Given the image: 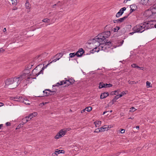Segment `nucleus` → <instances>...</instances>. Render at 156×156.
<instances>
[{
    "instance_id": "obj_1",
    "label": "nucleus",
    "mask_w": 156,
    "mask_h": 156,
    "mask_svg": "<svg viewBox=\"0 0 156 156\" xmlns=\"http://www.w3.org/2000/svg\"><path fill=\"white\" fill-rule=\"evenodd\" d=\"M34 78L28 74L23 73L17 76L7 79L5 81V84L6 85H11V88H14L18 86L23 79H25L27 81H29L30 79Z\"/></svg>"
},
{
    "instance_id": "obj_2",
    "label": "nucleus",
    "mask_w": 156,
    "mask_h": 156,
    "mask_svg": "<svg viewBox=\"0 0 156 156\" xmlns=\"http://www.w3.org/2000/svg\"><path fill=\"white\" fill-rule=\"evenodd\" d=\"M153 21L148 22H145L140 25H137L134 28L135 30H137V32H140L142 33L146 30L151 29L154 28V25L153 23Z\"/></svg>"
},
{
    "instance_id": "obj_3",
    "label": "nucleus",
    "mask_w": 156,
    "mask_h": 156,
    "mask_svg": "<svg viewBox=\"0 0 156 156\" xmlns=\"http://www.w3.org/2000/svg\"><path fill=\"white\" fill-rule=\"evenodd\" d=\"M110 34L111 33L110 31H105L99 34L96 37L93 39V43L97 42L98 43H99L101 42V41L106 40V38L108 37Z\"/></svg>"
},
{
    "instance_id": "obj_4",
    "label": "nucleus",
    "mask_w": 156,
    "mask_h": 156,
    "mask_svg": "<svg viewBox=\"0 0 156 156\" xmlns=\"http://www.w3.org/2000/svg\"><path fill=\"white\" fill-rule=\"evenodd\" d=\"M63 55V54L62 53H59L58 54H57L55 56V57H56V58L53 60L50 63H49L47 65H46L45 66H44L43 67H42V70H41L39 72H38V73H36V72L35 71L37 70L36 69L37 68V67H36L33 70L32 73L34 75V74H35V75L37 76L38 75H39L41 73H43V70H44L45 68H46L47 67L48 65L49 64H50V63H51L52 62H56V61H57V60H58L60 58H61L62 57Z\"/></svg>"
},
{
    "instance_id": "obj_5",
    "label": "nucleus",
    "mask_w": 156,
    "mask_h": 156,
    "mask_svg": "<svg viewBox=\"0 0 156 156\" xmlns=\"http://www.w3.org/2000/svg\"><path fill=\"white\" fill-rule=\"evenodd\" d=\"M155 13H156V10L152 6L149 9L145 11L144 14L145 16L147 17H149L152 16Z\"/></svg>"
},
{
    "instance_id": "obj_6",
    "label": "nucleus",
    "mask_w": 156,
    "mask_h": 156,
    "mask_svg": "<svg viewBox=\"0 0 156 156\" xmlns=\"http://www.w3.org/2000/svg\"><path fill=\"white\" fill-rule=\"evenodd\" d=\"M99 43V47H101L102 50H104V48H106V47H105L106 46H112V44L111 42L108 41L107 40H106L101 41V42Z\"/></svg>"
},
{
    "instance_id": "obj_7",
    "label": "nucleus",
    "mask_w": 156,
    "mask_h": 156,
    "mask_svg": "<svg viewBox=\"0 0 156 156\" xmlns=\"http://www.w3.org/2000/svg\"><path fill=\"white\" fill-rule=\"evenodd\" d=\"M69 80H63L62 81H61L60 83H57L56 84V86H59L60 85H63V84H66V85H65V86L66 87V86H68L69 85L71 84L69 82Z\"/></svg>"
},
{
    "instance_id": "obj_8",
    "label": "nucleus",
    "mask_w": 156,
    "mask_h": 156,
    "mask_svg": "<svg viewBox=\"0 0 156 156\" xmlns=\"http://www.w3.org/2000/svg\"><path fill=\"white\" fill-rule=\"evenodd\" d=\"M84 52V51L83 49L82 48H80L76 53V55L78 57H81Z\"/></svg>"
},
{
    "instance_id": "obj_9",
    "label": "nucleus",
    "mask_w": 156,
    "mask_h": 156,
    "mask_svg": "<svg viewBox=\"0 0 156 156\" xmlns=\"http://www.w3.org/2000/svg\"><path fill=\"white\" fill-rule=\"evenodd\" d=\"M108 95L109 94L108 92H104L101 94L100 96V98L101 99H104L107 97Z\"/></svg>"
},
{
    "instance_id": "obj_10",
    "label": "nucleus",
    "mask_w": 156,
    "mask_h": 156,
    "mask_svg": "<svg viewBox=\"0 0 156 156\" xmlns=\"http://www.w3.org/2000/svg\"><path fill=\"white\" fill-rule=\"evenodd\" d=\"M62 151H64V150L57 149L56 151L55 152V153H53L52 154V156H55V155H58V154H59L60 153H64V152H62Z\"/></svg>"
},
{
    "instance_id": "obj_11",
    "label": "nucleus",
    "mask_w": 156,
    "mask_h": 156,
    "mask_svg": "<svg viewBox=\"0 0 156 156\" xmlns=\"http://www.w3.org/2000/svg\"><path fill=\"white\" fill-rule=\"evenodd\" d=\"M101 47H100L99 48H98L97 47L94 48L93 50L90 51V53H93L94 52H98L100 50V48Z\"/></svg>"
},
{
    "instance_id": "obj_12",
    "label": "nucleus",
    "mask_w": 156,
    "mask_h": 156,
    "mask_svg": "<svg viewBox=\"0 0 156 156\" xmlns=\"http://www.w3.org/2000/svg\"><path fill=\"white\" fill-rule=\"evenodd\" d=\"M142 3L143 4L145 5H149V0H142L141 1Z\"/></svg>"
},
{
    "instance_id": "obj_13",
    "label": "nucleus",
    "mask_w": 156,
    "mask_h": 156,
    "mask_svg": "<svg viewBox=\"0 0 156 156\" xmlns=\"http://www.w3.org/2000/svg\"><path fill=\"white\" fill-rule=\"evenodd\" d=\"M47 89H46L45 90H44L43 91V92L44 94V96H48L49 95H51V93L47 92V91H48V90H47Z\"/></svg>"
},
{
    "instance_id": "obj_14",
    "label": "nucleus",
    "mask_w": 156,
    "mask_h": 156,
    "mask_svg": "<svg viewBox=\"0 0 156 156\" xmlns=\"http://www.w3.org/2000/svg\"><path fill=\"white\" fill-rule=\"evenodd\" d=\"M128 15L127 16H125L122 18L119 19V23L123 22L126 18L128 17Z\"/></svg>"
},
{
    "instance_id": "obj_15",
    "label": "nucleus",
    "mask_w": 156,
    "mask_h": 156,
    "mask_svg": "<svg viewBox=\"0 0 156 156\" xmlns=\"http://www.w3.org/2000/svg\"><path fill=\"white\" fill-rule=\"evenodd\" d=\"M10 99L11 100H13L15 101H19V97H12L10 98Z\"/></svg>"
},
{
    "instance_id": "obj_16",
    "label": "nucleus",
    "mask_w": 156,
    "mask_h": 156,
    "mask_svg": "<svg viewBox=\"0 0 156 156\" xmlns=\"http://www.w3.org/2000/svg\"><path fill=\"white\" fill-rule=\"evenodd\" d=\"M66 133V131L65 130H63L62 129L59 131V134H61L62 136L64 135Z\"/></svg>"
},
{
    "instance_id": "obj_17",
    "label": "nucleus",
    "mask_w": 156,
    "mask_h": 156,
    "mask_svg": "<svg viewBox=\"0 0 156 156\" xmlns=\"http://www.w3.org/2000/svg\"><path fill=\"white\" fill-rule=\"evenodd\" d=\"M101 121H96L94 122L96 127H98L101 124Z\"/></svg>"
},
{
    "instance_id": "obj_18",
    "label": "nucleus",
    "mask_w": 156,
    "mask_h": 156,
    "mask_svg": "<svg viewBox=\"0 0 156 156\" xmlns=\"http://www.w3.org/2000/svg\"><path fill=\"white\" fill-rule=\"evenodd\" d=\"M25 6L27 9H30V5L28 1H26V2L25 4Z\"/></svg>"
},
{
    "instance_id": "obj_19",
    "label": "nucleus",
    "mask_w": 156,
    "mask_h": 156,
    "mask_svg": "<svg viewBox=\"0 0 156 156\" xmlns=\"http://www.w3.org/2000/svg\"><path fill=\"white\" fill-rule=\"evenodd\" d=\"M126 8L125 7L121 9L119 11V12H121V14H122L124 11L126 10Z\"/></svg>"
},
{
    "instance_id": "obj_20",
    "label": "nucleus",
    "mask_w": 156,
    "mask_h": 156,
    "mask_svg": "<svg viewBox=\"0 0 156 156\" xmlns=\"http://www.w3.org/2000/svg\"><path fill=\"white\" fill-rule=\"evenodd\" d=\"M25 99V98H23L22 96L19 97V101L20 102H24Z\"/></svg>"
},
{
    "instance_id": "obj_21",
    "label": "nucleus",
    "mask_w": 156,
    "mask_h": 156,
    "mask_svg": "<svg viewBox=\"0 0 156 156\" xmlns=\"http://www.w3.org/2000/svg\"><path fill=\"white\" fill-rule=\"evenodd\" d=\"M130 8H131L132 9H134L136 10L137 9V6L133 4L131 5L130 6Z\"/></svg>"
},
{
    "instance_id": "obj_22",
    "label": "nucleus",
    "mask_w": 156,
    "mask_h": 156,
    "mask_svg": "<svg viewBox=\"0 0 156 156\" xmlns=\"http://www.w3.org/2000/svg\"><path fill=\"white\" fill-rule=\"evenodd\" d=\"M76 55V53H70L69 54V58H73Z\"/></svg>"
},
{
    "instance_id": "obj_23",
    "label": "nucleus",
    "mask_w": 156,
    "mask_h": 156,
    "mask_svg": "<svg viewBox=\"0 0 156 156\" xmlns=\"http://www.w3.org/2000/svg\"><path fill=\"white\" fill-rule=\"evenodd\" d=\"M62 137V136L61 134H59L58 133L55 136V139H58Z\"/></svg>"
},
{
    "instance_id": "obj_24",
    "label": "nucleus",
    "mask_w": 156,
    "mask_h": 156,
    "mask_svg": "<svg viewBox=\"0 0 156 156\" xmlns=\"http://www.w3.org/2000/svg\"><path fill=\"white\" fill-rule=\"evenodd\" d=\"M85 111L87 112H90L92 110V108L91 107H89L85 108Z\"/></svg>"
},
{
    "instance_id": "obj_25",
    "label": "nucleus",
    "mask_w": 156,
    "mask_h": 156,
    "mask_svg": "<svg viewBox=\"0 0 156 156\" xmlns=\"http://www.w3.org/2000/svg\"><path fill=\"white\" fill-rule=\"evenodd\" d=\"M136 27V26L134 27L133 28V30L134 31V32H131V33H129V34H131V35H132L134 33H136V32H137V33H138V32H137L136 31H137V30H134V28Z\"/></svg>"
},
{
    "instance_id": "obj_26",
    "label": "nucleus",
    "mask_w": 156,
    "mask_h": 156,
    "mask_svg": "<svg viewBox=\"0 0 156 156\" xmlns=\"http://www.w3.org/2000/svg\"><path fill=\"white\" fill-rule=\"evenodd\" d=\"M131 66L132 67H134V68H140V67H139V66H138L136 65V64H135V63H133V64H132Z\"/></svg>"
},
{
    "instance_id": "obj_27",
    "label": "nucleus",
    "mask_w": 156,
    "mask_h": 156,
    "mask_svg": "<svg viewBox=\"0 0 156 156\" xmlns=\"http://www.w3.org/2000/svg\"><path fill=\"white\" fill-rule=\"evenodd\" d=\"M42 21L45 23H49L50 22V20L48 18H46L44 19Z\"/></svg>"
},
{
    "instance_id": "obj_28",
    "label": "nucleus",
    "mask_w": 156,
    "mask_h": 156,
    "mask_svg": "<svg viewBox=\"0 0 156 156\" xmlns=\"http://www.w3.org/2000/svg\"><path fill=\"white\" fill-rule=\"evenodd\" d=\"M12 4L13 5H16V0H11Z\"/></svg>"
},
{
    "instance_id": "obj_29",
    "label": "nucleus",
    "mask_w": 156,
    "mask_h": 156,
    "mask_svg": "<svg viewBox=\"0 0 156 156\" xmlns=\"http://www.w3.org/2000/svg\"><path fill=\"white\" fill-rule=\"evenodd\" d=\"M122 96V95H117L115 96V98H114L116 100L119 98L121 97Z\"/></svg>"
},
{
    "instance_id": "obj_30",
    "label": "nucleus",
    "mask_w": 156,
    "mask_h": 156,
    "mask_svg": "<svg viewBox=\"0 0 156 156\" xmlns=\"http://www.w3.org/2000/svg\"><path fill=\"white\" fill-rule=\"evenodd\" d=\"M22 122L23 123V124L27 122V118H24L22 119Z\"/></svg>"
},
{
    "instance_id": "obj_31",
    "label": "nucleus",
    "mask_w": 156,
    "mask_h": 156,
    "mask_svg": "<svg viewBox=\"0 0 156 156\" xmlns=\"http://www.w3.org/2000/svg\"><path fill=\"white\" fill-rule=\"evenodd\" d=\"M29 101L27 100V99H26L25 98L24 99V102H23L26 105H29L30 103H29Z\"/></svg>"
},
{
    "instance_id": "obj_32",
    "label": "nucleus",
    "mask_w": 156,
    "mask_h": 156,
    "mask_svg": "<svg viewBox=\"0 0 156 156\" xmlns=\"http://www.w3.org/2000/svg\"><path fill=\"white\" fill-rule=\"evenodd\" d=\"M47 90L49 92V93H51V95L54 94L56 92V91L55 90L51 91L49 89H47Z\"/></svg>"
},
{
    "instance_id": "obj_33",
    "label": "nucleus",
    "mask_w": 156,
    "mask_h": 156,
    "mask_svg": "<svg viewBox=\"0 0 156 156\" xmlns=\"http://www.w3.org/2000/svg\"><path fill=\"white\" fill-rule=\"evenodd\" d=\"M69 80L70 81L69 82L71 84H72L74 83L75 82V80L73 79H69Z\"/></svg>"
},
{
    "instance_id": "obj_34",
    "label": "nucleus",
    "mask_w": 156,
    "mask_h": 156,
    "mask_svg": "<svg viewBox=\"0 0 156 156\" xmlns=\"http://www.w3.org/2000/svg\"><path fill=\"white\" fill-rule=\"evenodd\" d=\"M155 1H156V0H149V4L150 5H151Z\"/></svg>"
},
{
    "instance_id": "obj_35",
    "label": "nucleus",
    "mask_w": 156,
    "mask_h": 156,
    "mask_svg": "<svg viewBox=\"0 0 156 156\" xmlns=\"http://www.w3.org/2000/svg\"><path fill=\"white\" fill-rule=\"evenodd\" d=\"M120 29V27H119L117 26L116 28L114 29V31L115 32H117L118 30Z\"/></svg>"
},
{
    "instance_id": "obj_36",
    "label": "nucleus",
    "mask_w": 156,
    "mask_h": 156,
    "mask_svg": "<svg viewBox=\"0 0 156 156\" xmlns=\"http://www.w3.org/2000/svg\"><path fill=\"white\" fill-rule=\"evenodd\" d=\"M35 115L33 113L30 114L29 115V117L30 118V120Z\"/></svg>"
},
{
    "instance_id": "obj_37",
    "label": "nucleus",
    "mask_w": 156,
    "mask_h": 156,
    "mask_svg": "<svg viewBox=\"0 0 156 156\" xmlns=\"http://www.w3.org/2000/svg\"><path fill=\"white\" fill-rule=\"evenodd\" d=\"M122 14H121V12H120L119 11L116 14V16L117 17H119L120 16H121Z\"/></svg>"
},
{
    "instance_id": "obj_38",
    "label": "nucleus",
    "mask_w": 156,
    "mask_h": 156,
    "mask_svg": "<svg viewBox=\"0 0 156 156\" xmlns=\"http://www.w3.org/2000/svg\"><path fill=\"white\" fill-rule=\"evenodd\" d=\"M130 109L131 110L129 111V112H133L136 110V109L133 107L131 108Z\"/></svg>"
},
{
    "instance_id": "obj_39",
    "label": "nucleus",
    "mask_w": 156,
    "mask_h": 156,
    "mask_svg": "<svg viewBox=\"0 0 156 156\" xmlns=\"http://www.w3.org/2000/svg\"><path fill=\"white\" fill-rule=\"evenodd\" d=\"M103 83H100L99 84V88L100 89L102 88L103 87Z\"/></svg>"
},
{
    "instance_id": "obj_40",
    "label": "nucleus",
    "mask_w": 156,
    "mask_h": 156,
    "mask_svg": "<svg viewBox=\"0 0 156 156\" xmlns=\"http://www.w3.org/2000/svg\"><path fill=\"white\" fill-rule=\"evenodd\" d=\"M99 129H100V132H104L105 131V130L104 129V127H102L100 128H99Z\"/></svg>"
},
{
    "instance_id": "obj_41",
    "label": "nucleus",
    "mask_w": 156,
    "mask_h": 156,
    "mask_svg": "<svg viewBox=\"0 0 156 156\" xmlns=\"http://www.w3.org/2000/svg\"><path fill=\"white\" fill-rule=\"evenodd\" d=\"M150 83L149 82L147 81L146 82V85H147V87H150Z\"/></svg>"
},
{
    "instance_id": "obj_42",
    "label": "nucleus",
    "mask_w": 156,
    "mask_h": 156,
    "mask_svg": "<svg viewBox=\"0 0 156 156\" xmlns=\"http://www.w3.org/2000/svg\"><path fill=\"white\" fill-rule=\"evenodd\" d=\"M100 132L99 128L96 129L94 131V133H99Z\"/></svg>"
},
{
    "instance_id": "obj_43",
    "label": "nucleus",
    "mask_w": 156,
    "mask_h": 156,
    "mask_svg": "<svg viewBox=\"0 0 156 156\" xmlns=\"http://www.w3.org/2000/svg\"><path fill=\"white\" fill-rule=\"evenodd\" d=\"M128 82L129 84H133L136 83L134 81H129Z\"/></svg>"
},
{
    "instance_id": "obj_44",
    "label": "nucleus",
    "mask_w": 156,
    "mask_h": 156,
    "mask_svg": "<svg viewBox=\"0 0 156 156\" xmlns=\"http://www.w3.org/2000/svg\"><path fill=\"white\" fill-rule=\"evenodd\" d=\"M118 91V90H115L114 91H112V94H114V95H116V94L115 93L116 92H117Z\"/></svg>"
},
{
    "instance_id": "obj_45",
    "label": "nucleus",
    "mask_w": 156,
    "mask_h": 156,
    "mask_svg": "<svg viewBox=\"0 0 156 156\" xmlns=\"http://www.w3.org/2000/svg\"><path fill=\"white\" fill-rule=\"evenodd\" d=\"M103 87H108V84L107 83H103Z\"/></svg>"
},
{
    "instance_id": "obj_46",
    "label": "nucleus",
    "mask_w": 156,
    "mask_h": 156,
    "mask_svg": "<svg viewBox=\"0 0 156 156\" xmlns=\"http://www.w3.org/2000/svg\"><path fill=\"white\" fill-rule=\"evenodd\" d=\"M5 125L6 126H10L11 125V124L10 122H7L5 123Z\"/></svg>"
},
{
    "instance_id": "obj_47",
    "label": "nucleus",
    "mask_w": 156,
    "mask_h": 156,
    "mask_svg": "<svg viewBox=\"0 0 156 156\" xmlns=\"http://www.w3.org/2000/svg\"><path fill=\"white\" fill-rule=\"evenodd\" d=\"M125 132V130L124 129H121V133H124Z\"/></svg>"
},
{
    "instance_id": "obj_48",
    "label": "nucleus",
    "mask_w": 156,
    "mask_h": 156,
    "mask_svg": "<svg viewBox=\"0 0 156 156\" xmlns=\"http://www.w3.org/2000/svg\"><path fill=\"white\" fill-rule=\"evenodd\" d=\"M5 51V50L2 48L0 49V53L3 52Z\"/></svg>"
},
{
    "instance_id": "obj_49",
    "label": "nucleus",
    "mask_w": 156,
    "mask_h": 156,
    "mask_svg": "<svg viewBox=\"0 0 156 156\" xmlns=\"http://www.w3.org/2000/svg\"><path fill=\"white\" fill-rule=\"evenodd\" d=\"M26 118H27V122L30 121V118L29 117V116H26L25 117Z\"/></svg>"
},
{
    "instance_id": "obj_50",
    "label": "nucleus",
    "mask_w": 156,
    "mask_h": 156,
    "mask_svg": "<svg viewBox=\"0 0 156 156\" xmlns=\"http://www.w3.org/2000/svg\"><path fill=\"white\" fill-rule=\"evenodd\" d=\"M135 10H136L135 9H132L131 8H130V13L132 12H133L134 11H135Z\"/></svg>"
},
{
    "instance_id": "obj_51",
    "label": "nucleus",
    "mask_w": 156,
    "mask_h": 156,
    "mask_svg": "<svg viewBox=\"0 0 156 156\" xmlns=\"http://www.w3.org/2000/svg\"><path fill=\"white\" fill-rule=\"evenodd\" d=\"M112 104H114V102L116 101V100L114 98L112 100Z\"/></svg>"
},
{
    "instance_id": "obj_52",
    "label": "nucleus",
    "mask_w": 156,
    "mask_h": 156,
    "mask_svg": "<svg viewBox=\"0 0 156 156\" xmlns=\"http://www.w3.org/2000/svg\"><path fill=\"white\" fill-rule=\"evenodd\" d=\"M123 42H124V41L123 40H122V41H120V42H119L120 45H122V44L123 43Z\"/></svg>"
},
{
    "instance_id": "obj_53",
    "label": "nucleus",
    "mask_w": 156,
    "mask_h": 156,
    "mask_svg": "<svg viewBox=\"0 0 156 156\" xmlns=\"http://www.w3.org/2000/svg\"><path fill=\"white\" fill-rule=\"evenodd\" d=\"M107 126L106 127H104V129L105 130H107L108 129V128H109V126Z\"/></svg>"
},
{
    "instance_id": "obj_54",
    "label": "nucleus",
    "mask_w": 156,
    "mask_h": 156,
    "mask_svg": "<svg viewBox=\"0 0 156 156\" xmlns=\"http://www.w3.org/2000/svg\"><path fill=\"white\" fill-rule=\"evenodd\" d=\"M112 86V84H111L110 83L108 84V87H110Z\"/></svg>"
},
{
    "instance_id": "obj_55",
    "label": "nucleus",
    "mask_w": 156,
    "mask_h": 156,
    "mask_svg": "<svg viewBox=\"0 0 156 156\" xmlns=\"http://www.w3.org/2000/svg\"><path fill=\"white\" fill-rule=\"evenodd\" d=\"M125 94H126V93L124 91H123L121 93V94H120V95H122V96L123 95Z\"/></svg>"
},
{
    "instance_id": "obj_56",
    "label": "nucleus",
    "mask_w": 156,
    "mask_h": 156,
    "mask_svg": "<svg viewBox=\"0 0 156 156\" xmlns=\"http://www.w3.org/2000/svg\"><path fill=\"white\" fill-rule=\"evenodd\" d=\"M153 6L154 8V9H155L156 10V3L154 4Z\"/></svg>"
},
{
    "instance_id": "obj_57",
    "label": "nucleus",
    "mask_w": 156,
    "mask_h": 156,
    "mask_svg": "<svg viewBox=\"0 0 156 156\" xmlns=\"http://www.w3.org/2000/svg\"><path fill=\"white\" fill-rule=\"evenodd\" d=\"M4 105V104L3 103L0 102V107L3 106V105Z\"/></svg>"
},
{
    "instance_id": "obj_58",
    "label": "nucleus",
    "mask_w": 156,
    "mask_h": 156,
    "mask_svg": "<svg viewBox=\"0 0 156 156\" xmlns=\"http://www.w3.org/2000/svg\"><path fill=\"white\" fill-rule=\"evenodd\" d=\"M23 125V124H20L18 126V128H20V127L22 125Z\"/></svg>"
},
{
    "instance_id": "obj_59",
    "label": "nucleus",
    "mask_w": 156,
    "mask_h": 156,
    "mask_svg": "<svg viewBox=\"0 0 156 156\" xmlns=\"http://www.w3.org/2000/svg\"><path fill=\"white\" fill-rule=\"evenodd\" d=\"M17 9V7H14V8L12 9L13 10H16Z\"/></svg>"
},
{
    "instance_id": "obj_60",
    "label": "nucleus",
    "mask_w": 156,
    "mask_h": 156,
    "mask_svg": "<svg viewBox=\"0 0 156 156\" xmlns=\"http://www.w3.org/2000/svg\"><path fill=\"white\" fill-rule=\"evenodd\" d=\"M85 109H84L81 111V113H83L84 112H85Z\"/></svg>"
},
{
    "instance_id": "obj_61",
    "label": "nucleus",
    "mask_w": 156,
    "mask_h": 156,
    "mask_svg": "<svg viewBox=\"0 0 156 156\" xmlns=\"http://www.w3.org/2000/svg\"><path fill=\"white\" fill-rule=\"evenodd\" d=\"M71 129V128H68V129H67L66 130H65L66 131V132L67 131H69V130H70Z\"/></svg>"
},
{
    "instance_id": "obj_62",
    "label": "nucleus",
    "mask_w": 156,
    "mask_h": 156,
    "mask_svg": "<svg viewBox=\"0 0 156 156\" xmlns=\"http://www.w3.org/2000/svg\"><path fill=\"white\" fill-rule=\"evenodd\" d=\"M48 103V102H45L44 103H43V105H45L46 104H47Z\"/></svg>"
},
{
    "instance_id": "obj_63",
    "label": "nucleus",
    "mask_w": 156,
    "mask_h": 156,
    "mask_svg": "<svg viewBox=\"0 0 156 156\" xmlns=\"http://www.w3.org/2000/svg\"><path fill=\"white\" fill-rule=\"evenodd\" d=\"M56 5H57V4H55V5H54L52 6V8H55V6H56Z\"/></svg>"
},
{
    "instance_id": "obj_64",
    "label": "nucleus",
    "mask_w": 156,
    "mask_h": 156,
    "mask_svg": "<svg viewBox=\"0 0 156 156\" xmlns=\"http://www.w3.org/2000/svg\"><path fill=\"white\" fill-rule=\"evenodd\" d=\"M6 28H4L3 29V32H5L6 31Z\"/></svg>"
}]
</instances>
